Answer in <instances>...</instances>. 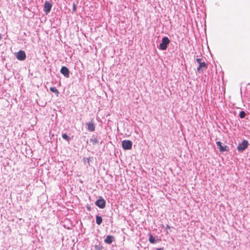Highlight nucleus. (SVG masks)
<instances>
[{
  "label": "nucleus",
  "mask_w": 250,
  "mask_h": 250,
  "mask_svg": "<svg viewBox=\"0 0 250 250\" xmlns=\"http://www.w3.org/2000/svg\"><path fill=\"white\" fill-rule=\"evenodd\" d=\"M201 61H202V59L200 58H198L196 59L197 62L199 64V66L197 68V71L199 73H203V68L206 69L208 67L207 64L205 62H202Z\"/></svg>",
  "instance_id": "nucleus-1"
},
{
  "label": "nucleus",
  "mask_w": 250,
  "mask_h": 250,
  "mask_svg": "<svg viewBox=\"0 0 250 250\" xmlns=\"http://www.w3.org/2000/svg\"><path fill=\"white\" fill-rule=\"evenodd\" d=\"M15 55L17 59L21 61H24L26 57V55L25 52L21 50H20L18 52L15 53Z\"/></svg>",
  "instance_id": "nucleus-2"
},
{
  "label": "nucleus",
  "mask_w": 250,
  "mask_h": 250,
  "mask_svg": "<svg viewBox=\"0 0 250 250\" xmlns=\"http://www.w3.org/2000/svg\"><path fill=\"white\" fill-rule=\"evenodd\" d=\"M123 148L125 150L131 149L132 146V142L130 140H124L122 142Z\"/></svg>",
  "instance_id": "nucleus-3"
},
{
  "label": "nucleus",
  "mask_w": 250,
  "mask_h": 250,
  "mask_svg": "<svg viewBox=\"0 0 250 250\" xmlns=\"http://www.w3.org/2000/svg\"><path fill=\"white\" fill-rule=\"evenodd\" d=\"M248 146V142L247 140H243L241 143H240L238 146L237 149L239 151H243L246 149Z\"/></svg>",
  "instance_id": "nucleus-4"
},
{
  "label": "nucleus",
  "mask_w": 250,
  "mask_h": 250,
  "mask_svg": "<svg viewBox=\"0 0 250 250\" xmlns=\"http://www.w3.org/2000/svg\"><path fill=\"white\" fill-rule=\"evenodd\" d=\"M95 204L101 208H104L105 207V200L102 197H99L96 202Z\"/></svg>",
  "instance_id": "nucleus-5"
},
{
  "label": "nucleus",
  "mask_w": 250,
  "mask_h": 250,
  "mask_svg": "<svg viewBox=\"0 0 250 250\" xmlns=\"http://www.w3.org/2000/svg\"><path fill=\"white\" fill-rule=\"evenodd\" d=\"M51 8V3L48 1H45L44 3V10L46 14H47L50 11Z\"/></svg>",
  "instance_id": "nucleus-6"
},
{
  "label": "nucleus",
  "mask_w": 250,
  "mask_h": 250,
  "mask_svg": "<svg viewBox=\"0 0 250 250\" xmlns=\"http://www.w3.org/2000/svg\"><path fill=\"white\" fill-rule=\"evenodd\" d=\"M61 73L65 77H69V71L65 66H62L61 69Z\"/></svg>",
  "instance_id": "nucleus-7"
},
{
  "label": "nucleus",
  "mask_w": 250,
  "mask_h": 250,
  "mask_svg": "<svg viewBox=\"0 0 250 250\" xmlns=\"http://www.w3.org/2000/svg\"><path fill=\"white\" fill-rule=\"evenodd\" d=\"M169 42L170 41L167 37H164L160 44V47H167V45L169 43Z\"/></svg>",
  "instance_id": "nucleus-8"
},
{
  "label": "nucleus",
  "mask_w": 250,
  "mask_h": 250,
  "mask_svg": "<svg viewBox=\"0 0 250 250\" xmlns=\"http://www.w3.org/2000/svg\"><path fill=\"white\" fill-rule=\"evenodd\" d=\"M217 146L219 147V150L221 152H224L227 150V146H223L221 142L218 141L216 143Z\"/></svg>",
  "instance_id": "nucleus-9"
},
{
  "label": "nucleus",
  "mask_w": 250,
  "mask_h": 250,
  "mask_svg": "<svg viewBox=\"0 0 250 250\" xmlns=\"http://www.w3.org/2000/svg\"><path fill=\"white\" fill-rule=\"evenodd\" d=\"M87 126V129L90 131H94L95 130V125L93 123H88L86 124Z\"/></svg>",
  "instance_id": "nucleus-10"
},
{
  "label": "nucleus",
  "mask_w": 250,
  "mask_h": 250,
  "mask_svg": "<svg viewBox=\"0 0 250 250\" xmlns=\"http://www.w3.org/2000/svg\"><path fill=\"white\" fill-rule=\"evenodd\" d=\"M114 239V237L111 235H107L104 240V242L106 244H111Z\"/></svg>",
  "instance_id": "nucleus-11"
},
{
  "label": "nucleus",
  "mask_w": 250,
  "mask_h": 250,
  "mask_svg": "<svg viewBox=\"0 0 250 250\" xmlns=\"http://www.w3.org/2000/svg\"><path fill=\"white\" fill-rule=\"evenodd\" d=\"M50 91H51L52 92H53V93H55L57 96H58L59 94V91L58 90V89L55 87H51L50 88Z\"/></svg>",
  "instance_id": "nucleus-12"
},
{
  "label": "nucleus",
  "mask_w": 250,
  "mask_h": 250,
  "mask_svg": "<svg viewBox=\"0 0 250 250\" xmlns=\"http://www.w3.org/2000/svg\"><path fill=\"white\" fill-rule=\"evenodd\" d=\"M96 223L98 225H100L102 222V217L99 216H98V215L96 216Z\"/></svg>",
  "instance_id": "nucleus-13"
},
{
  "label": "nucleus",
  "mask_w": 250,
  "mask_h": 250,
  "mask_svg": "<svg viewBox=\"0 0 250 250\" xmlns=\"http://www.w3.org/2000/svg\"><path fill=\"white\" fill-rule=\"evenodd\" d=\"M149 241L152 244L155 243L156 242L155 238L151 234H149Z\"/></svg>",
  "instance_id": "nucleus-14"
},
{
  "label": "nucleus",
  "mask_w": 250,
  "mask_h": 250,
  "mask_svg": "<svg viewBox=\"0 0 250 250\" xmlns=\"http://www.w3.org/2000/svg\"><path fill=\"white\" fill-rule=\"evenodd\" d=\"M95 250H102L103 248V246L101 245H97L94 246Z\"/></svg>",
  "instance_id": "nucleus-15"
},
{
  "label": "nucleus",
  "mask_w": 250,
  "mask_h": 250,
  "mask_svg": "<svg viewBox=\"0 0 250 250\" xmlns=\"http://www.w3.org/2000/svg\"><path fill=\"white\" fill-rule=\"evenodd\" d=\"M245 115L246 113L244 111H241L239 113V117L241 118H244L245 117Z\"/></svg>",
  "instance_id": "nucleus-16"
},
{
  "label": "nucleus",
  "mask_w": 250,
  "mask_h": 250,
  "mask_svg": "<svg viewBox=\"0 0 250 250\" xmlns=\"http://www.w3.org/2000/svg\"><path fill=\"white\" fill-rule=\"evenodd\" d=\"M62 137L64 139L66 140L67 141H69L70 138L68 136V135L66 134H63Z\"/></svg>",
  "instance_id": "nucleus-17"
},
{
  "label": "nucleus",
  "mask_w": 250,
  "mask_h": 250,
  "mask_svg": "<svg viewBox=\"0 0 250 250\" xmlns=\"http://www.w3.org/2000/svg\"><path fill=\"white\" fill-rule=\"evenodd\" d=\"M90 142L92 143L93 145H95L98 143V140L97 139H91L90 140Z\"/></svg>",
  "instance_id": "nucleus-18"
},
{
  "label": "nucleus",
  "mask_w": 250,
  "mask_h": 250,
  "mask_svg": "<svg viewBox=\"0 0 250 250\" xmlns=\"http://www.w3.org/2000/svg\"><path fill=\"white\" fill-rule=\"evenodd\" d=\"M73 12H75L76 10V5L75 3L73 4Z\"/></svg>",
  "instance_id": "nucleus-19"
},
{
  "label": "nucleus",
  "mask_w": 250,
  "mask_h": 250,
  "mask_svg": "<svg viewBox=\"0 0 250 250\" xmlns=\"http://www.w3.org/2000/svg\"><path fill=\"white\" fill-rule=\"evenodd\" d=\"M166 228L169 229H170V227L169 226V225H167L166 226Z\"/></svg>",
  "instance_id": "nucleus-20"
},
{
  "label": "nucleus",
  "mask_w": 250,
  "mask_h": 250,
  "mask_svg": "<svg viewBox=\"0 0 250 250\" xmlns=\"http://www.w3.org/2000/svg\"><path fill=\"white\" fill-rule=\"evenodd\" d=\"M157 250H164V248L157 249Z\"/></svg>",
  "instance_id": "nucleus-21"
},
{
  "label": "nucleus",
  "mask_w": 250,
  "mask_h": 250,
  "mask_svg": "<svg viewBox=\"0 0 250 250\" xmlns=\"http://www.w3.org/2000/svg\"><path fill=\"white\" fill-rule=\"evenodd\" d=\"M162 50H165L167 48H164V47H163V48H161Z\"/></svg>",
  "instance_id": "nucleus-22"
},
{
  "label": "nucleus",
  "mask_w": 250,
  "mask_h": 250,
  "mask_svg": "<svg viewBox=\"0 0 250 250\" xmlns=\"http://www.w3.org/2000/svg\"><path fill=\"white\" fill-rule=\"evenodd\" d=\"M1 38H2L1 35V34L0 33V39H1Z\"/></svg>",
  "instance_id": "nucleus-23"
}]
</instances>
